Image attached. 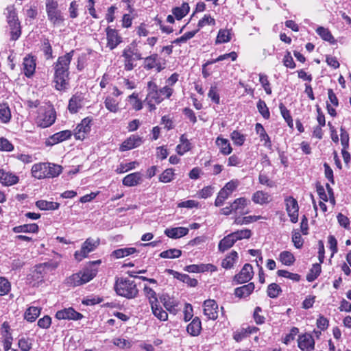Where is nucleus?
<instances>
[{
	"instance_id": "obj_1",
	"label": "nucleus",
	"mask_w": 351,
	"mask_h": 351,
	"mask_svg": "<svg viewBox=\"0 0 351 351\" xmlns=\"http://www.w3.org/2000/svg\"><path fill=\"white\" fill-rule=\"evenodd\" d=\"M74 51L72 50L62 56H60L54 65L55 88L56 90H65L69 87V65L72 60Z\"/></svg>"
},
{
	"instance_id": "obj_2",
	"label": "nucleus",
	"mask_w": 351,
	"mask_h": 351,
	"mask_svg": "<svg viewBox=\"0 0 351 351\" xmlns=\"http://www.w3.org/2000/svg\"><path fill=\"white\" fill-rule=\"evenodd\" d=\"M62 171L60 165L50 162L34 164L31 169L32 176L38 180L53 178L58 176Z\"/></svg>"
},
{
	"instance_id": "obj_3",
	"label": "nucleus",
	"mask_w": 351,
	"mask_h": 351,
	"mask_svg": "<svg viewBox=\"0 0 351 351\" xmlns=\"http://www.w3.org/2000/svg\"><path fill=\"white\" fill-rule=\"evenodd\" d=\"M114 290L117 295L127 299H134L138 295L136 282L127 278H118L114 284Z\"/></svg>"
},
{
	"instance_id": "obj_4",
	"label": "nucleus",
	"mask_w": 351,
	"mask_h": 351,
	"mask_svg": "<svg viewBox=\"0 0 351 351\" xmlns=\"http://www.w3.org/2000/svg\"><path fill=\"white\" fill-rule=\"evenodd\" d=\"M46 12L49 21L53 25H60L64 21V17L60 10L58 3L55 0L46 1Z\"/></svg>"
},
{
	"instance_id": "obj_5",
	"label": "nucleus",
	"mask_w": 351,
	"mask_h": 351,
	"mask_svg": "<svg viewBox=\"0 0 351 351\" xmlns=\"http://www.w3.org/2000/svg\"><path fill=\"white\" fill-rule=\"evenodd\" d=\"M99 245V239H87L82 244L80 250L76 251L75 252L74 256L75 259L77 260L78 261H82L83 258H86L90 252L94 251Z\"/></svg>"
},
{
	"instance_id": "obj_6",
	"label": "nucleus",
	"mask_w": 351,
	"mask_h": 351,
	"mask_svg": "<svg viewBox=\"0 0 351 351\" xmlns=\"http://www.w3.org/2000/svg\"><path fill=\"white\" fill-rule=\"evenodd\" d=\"M286 210L292 223H296L298 220V204L293 197H286L285 199Z\"/></svg>"
},
{
	"instance_id": "obj_7",
	"label": "nucleus",
	"mask_w": 351,
	"mask_h": 351,
	"mask_svg": "<svg viewBox=\"0 0 351 351\" xmlns=\"http://www.w3.org/2000/svg\"><path fill=\"white\" fill-rule=\"evenodd\" d=\"M204 315L209 319L215 320L218 317V304L214 300L204 302Z\"/></svg>"
},
{
	"instance_id": "obj_8",
	"label": "nucleus",
	"mask_w": 351,
	"mask_h": 351,
	"mask_svg": "<svg viewBox=\"0 0 351 351\" xmlns=\"http://www.w3.org/2000/svg\"><path fill=\"white\" fill-rule=\"evenodd\" d=\"M147 95L145 101H154L156 104H160L163 97L160 96V90L158 89L156 84L152 81L147 83Z\"/></svg>"
},
{
	"instance_id": "obj_9",
	"label": "nucleus",
	"mask_w": 351,
	"mask_h": 351,
	"mask_svg": "<svg viewBox=\"0 0 351 351\" xmlns=\"http://www.w3.org/2000/svg\"><path fill=\"white\" fill-rule=\"evenodd\" d=\"M91 121V119L86 117L77 125L74 134L76 139L83 140L85 138L86 135L90 131Z\"/></svg>"
},
{
	"instance_id": "obj_10",
	"label": "nucleus",
	"mask_w": 351,
	"mask_h": 351,
	"mask_svg": "<svg viewBox=\"0 0 351 351\" xmlns=\"http://www.w3.org/2000/svg\"><path fill=\"white\" fill-rule=\"evenodd\" d=\"M252 266L249 263H246L244 265L241 271L234 276V280L236 281L237 284H243L248 282L252 278Z\"/></svg>"
},
{
	"instance_id": "obj_11",
	"label": "nucleus",
	"mask_w": 351,
	"mask_h": 351,
	"mask_svg": "<svg viewBox=\"0 0 351 351\" xmlns=\"http://www.w3.org/2000/svg\"><path fill=\"white\" fill-rule=\"evenodd\" d=\"M83 315L75 311L73 308H66L57 311L56 317L58 319H72L79 320L82 318Z\"/></svg>"
},
{
	"instance_id": "obj_12",
	"label": "nucleus",
	"mask_w": 351,
	"mask_h": 351,
	"mask_svg": "<svg viewBox=\"0 0 351 351\" xmlns=\"http://www.w3.org/2000/svg\"><path fill=\"white\" fill-rule=\"evenodd\" d=\"M106 32L108 40L107 47L112 50L122 42V38L114 29H111L108 27L106 28Z\"/></svg>"
},
{
	"instance_id": "obj_13",
	"label": "nucleus",
	"mask_w": 351,
	"mask_h": 351,
	"mask_svg": "<svg viewBox=\"0 0 351 351\" xmlns=\"http://www.w3.org/2000/svg\"><path fill=\"white\" fill-rule=\"evenodd\" d=\"M56 120V112L53 110H49L45 112L44 114L40 115L38 118V125L43 128H45L50 125H51Z\"/></svg>"
},
{
	"instance_id": "obj_14",
	"label": "nucleus",
	"mask_w": 351,
	"mask_h": 351,
	"mask_svg": "<svg viewBox=\"0 0 351 351\" xmlns=\"http://www.w3.org/2000/svg\"><path fill=\"white\" fill-rule=\"evenodd\" d=\"M19 181V177L14 173L0 169V183L3 185L6 186H12L17 184Z\"/></svg>"
},
{
	"instance_id": "obj_15",
	"label": "nucleus",
	"mask_w": 351,
	"mask_h": 351,
	"mask_svg": "<svg viewBox=\"0 0 351 351\" xmlns=\"http://www.w3.org/2000/svg\"><path fill=\"white\" fill-rule=\"evenodd\" d=\"M315 341L310 334H304L298 339V347L302 351H313L314 350Z\"/></svg>"
},
{
	"instance_id": "obj_16",
	"label": "nucleus",
	"mask_w": 351,
	"mask_h": 351,
	"mask_svg": "<svg viewBox=\"0 0 351 351\" xmlns=\"http://www.w3.org/2000/svg\"><path fill=\"white\" fill-rule=\"evenodd\" d=\"M84 99L82 93H76L73 95L69 99L68 109L71 113H76L83 106V101Z\"/></svg>"
},
{
	"instance_id": "obj_17",
	"label": "nucleus",
	"mask_w": 351,
	"mask_h": 351,
	"mask_svg": "<svg viewBox=\"0 0 351 351\" xmlns=\"http://www.w3.org/2000/svg\"><path fill=\"white\" fill-rule=\"evenodd\" d=\"M142 143V138L136 135H132L121 144L120 150L121 152L130 150L138 147Z\"/></svg>"
},
{
	"instance_id": "obj_18",
	"label": "nucleus",
	"mask_w": 351,
	"mask_h": 351,
	"mask_svg": "<svg viewBox=\"0 0 351 351\" xmlns=\"http://www.w3.org/2000/svg\"><path fill=\"white\" fill-rule=\"evenodd\" d=\"M71 136V132L70 130H63L57 132L49 137L47 141V145H53L64 141Z\"/></svg>"
},
{
	"instance_id": "obj_19",
	"label": "nucleus",
	"mask_w": 351,
	"mask_h": 351,
	"mask_svg": "<svg viewBox=\"0 0 351 351\" xmlns=\"http://www.w3.org/2000/svg\"><path fill=\"white\" fill-rule=\"evenodd\" d=\"M250 203V201L245 197H239L236 199L230 204L232 210L234 213H239L241 215H245L249 213L248 210L245 211L244 209Z\"/></svg>"
},
{
	"instance_id": "obj_20",
	"label": "nucleus",
	"mask_w": 351,
	"mask_h": 351,
	"mask_svg": "<svg viewBox=\"0 0 351 351\" xmlns=\"http://www.w3.org/2000/svg\"><path fill=\"white\" fill-rule=\"evenodd\" d=\"M101 263L100 260L91 262L90 266L87 267L82 274L85 283L91 280L97 274V269L95 267Z\"/></svg>"
},
{
	"instance_id": "obj_21",
	"label": "nucleus",
	"mask_w": 351,
	"mask_h": 351,
	"mask_svg": "<svg viewBox=\"0 0 351 351\" xmlns=\"http://www.w3.org/2000/svg\"><path fill=\"white\" fill-rule=\"evenodd\" d=\"M141 181L142 174L140 172H134L125 176L122 182L126 186H134L139 184Z\"/></svg>"
},
{
	"instance_id": "obj_22",
	"label": "nucleus",
	"mask_w": 351,
	"mask_h": 351,
	"mask_svg": "<svg viewBox=\"0 0 351 351\" xmlns=\"http://www.w3.org/2000/svg\"><path fill=\"white\" fill-rule=\"evenodd\" d=\"M202 330V322L198 317H195L193 319L191 323H189L186 327L187 332L193 336H198Z\"/></svg>"
},
{
	"instance_id": "obj_23",
	"label": "nucleus",
	"mask_w": 351,
	"mask_h": 351,
	"mask_svg": "<svg viewBox=\"0 0 351 351\" xmlns=\"http://www.w3.org/2000/svg\"><path fill=\"white\" fill-rule=\"evenodd\" d=\"M189 233V229L185 227H177L167 228L165 234L169 238L178 239L186 235Z\"/></svg>"
},
{
	"instance_id": "obj_24",
	"label": "nucleus",
	"mask_w": 351,
	"mask_h": 351,
	"mask_svg": "<svg viewBox=\"0 0 351 351\" xmlns=\"http://www.w3.org/2000/svg\"><path fill=\"white\" fill-rule=\"evenodd\" d=\"M255 286L253 282L237 287L234 289V294L239 298H245L249 296L254 290Z\"/></svg>"
},
{
	"instance_id": "obj_25",
	"label": "nucleus",
	"mask_w": 351,
	"mask_h": 351,
	"mask_svg": "<svg viewBox=\"0 0 351 351\" xmlns=\"http://www.w3.org/2000/svg\"><path fill=\"white\" fill-rule=\"evenodd\" d=\"M24 73L27 77H30L35 71L36 62L33 57H25L23 60Z\"/></svg>"
},
{
	"instance_id": "obj_26",
	"label": "nucleus",
	"mask_w": 351,
	"mask_h": 351,
	"mask_svg": "<svg viewBox=\"0 0 351 351\" xmlns=\"http://www.w3.org/2000/svg\"><path fill=\"white\" fill-rule=\"evenodd\" d=\"M122 56L124 58V66L126 71H131L134 69V65L133 64V53H132V49L130 47H127L123 51Z\"/></svg>"
},
{
	"instance_id": "obj_27",
	"label": "nucleus",
	"mask_w": 351,
	"mask_h": 351,
	"mask_svg": "<svg viewBox=\"0 0 351 351\" xmlns=\"http://www.w3.org/2000/svg\"><path fill=\"white\" fill-rule=\"evenodd\" d=\"M12 231L14 233H36L38 231V226L36 223L23 224L14 227Z\"/></svg>"
},
{
	"instance_id": "obj_28",
	"label": "nucleus",
	"mask_w": 351,
	"mask_h": 351,
	"mask_svg": "<svg viewBox=\"0 0 351 351\" xmlns=\"http://www.w3.org/2000/svg\"><path fill=\"white\" fill-rule=\"evenodd\" d=\"M236 240L232 233H230L223 237L219 243V250L221 252H224L230 248L235 243Z\"/></svg>"
},
{
	"instance_id": "obj_29",
	"label": "nucleus",
	"mask_w": 351,
	"mask_h": 351,
	"mask_svg": "<svg viewBox=\"0 0 351 351\" xmlns=\"http://www.w3.org/2000/svg\"><path fill=\"white\" fill-rule=\"evenodd\" d=\"M256 132L261 138V141H264V145L267 147L270 148L271 147V143L270 138L266 133L263 126L261 123H256L255 126Z\"/></svg>"
},
{
	"instance_id": "obj_30",
	"label": "nucleus",
	"mask_w": 351,
	"mask_h": 351,
	"mask_svg": "<svg viewBox=\"0 0 351 351\" xmlns=\"http://www.w3.org/2000/svg\"><path fill=\"white\" fill-rule=\"evenodd\" d=\"M36 206L42 210H54L58 209L60 204L47 200H38L36 202Z\"/></svg>"
},
{
	"instance_id": "obj_31",
	"label": "nucleus",
	"mask_w": 351,
	"mask_h": 351,
	"mask_svg": "<svg viewBox=\"0 0 351 351\" xmlns=\"http://www.w3.org/2000/svg\"><path fill=\"white\" fill-rule=\"evenodd\" d=\"M216 144L219 147L220 152L224 155L230 154L232 149L227 139L218 137L216 140Z\"/></svg>"
},
{
	"instance_id": "obj_32",
	"label": "nucleus",
	"mask_w": 351,
	"mask_h": 351,
	"mask_svg": "<svg viewBox=\"0 0 351 351\" xmlns=\"http://www.w3.org/2000/svg\"><path fill=\"white\" fill-rule=\"evenodd\" d=\"M252 199L255 204H266L269 202V195L262 191H258L253 194Z\"/></svg>"
},
{
	"instance_id": "obj_33",
	"label": "nucleus",
	"mask_w": 351,
	"mask_h": 351,
	"mask_svg": "<svg viewBox=\"0 0 351 351\" xmlns=\"http://www.w3.org/2000/svg\"><path fill=\"white\" fill-rule=\"evenodd\" d=\"M189 5L187 3H183L180 7H176L173 9V14L178 20L182 19L189 11Z\"/></svg>"
},
{
	"instance_id": "obj_34",
	"label": "nucleus",
	"mask_w": 351,
	"mask_h": 351,
	"mask_svg": "<svg viewBox=\"0 0 351 351\" xmlns=\"http://www.w3.org/2000/svg\"><path fill=\"white\" fill-rule=\"evenodd\" d=\"M136 252L137 250L135 247L120 248L114 250L112 253V255L114 256L116 258H121L132 254Z\"/></svg>"
},
{
	"instance_id": "obj_35",
	"label": "nucleus",
	"mask_w": 351,
	"mask_h": 351,
	"mask_svg": "<svg viewBox=\"0 0 351 351\" xmlns=\"http://www.w3.org/2000/svg\"><path fill=\"white\" fill-rule=\"evenodd\" d=\"M237 258V252L235 251L231 252V253L222 261L221 266L225 269H230L235 263Z\"/></svg>"
},
{
	"instance_id": "obj_36",
	"label": "nucleus",
	"mask_w": 351,
	"mask_h": 351,
	"mask_svg": "<svg viewBox=\"0 0 351 351\" xmlns=\"http://www.w3.org/2000/svg\"><path fill=\"white\" fill-rule=\"evenodd\" d=\"M40 313V309L38 307L31 306L25 313V319L30 322H34Z\"/></svg>"
},
{
	"instance_id": "obj_37",
	"label": "nucleus",
	"mask_w": 351,
	"mask_h": 351,
	"mask_svg": "<svg viewBox=\"0 0 351 351\" xmlns=\"http://www.w3.org/2000/svg\"><path fill=\"white\" fill-rule=\"evenodd\" d=\"M152 311L153 314L160 321H165L168 318V314L160 306H158V303L151 305Z\"/></svg>"
},
{
	"instance_id": "obj_38",
	"label": "nucleus",
	"mask_w": 351,
	"mask_h": 351,
	"mask_svg": "<svg viewBox=\"0 0 351 351\" xmlns=\"http://www.w3.org/2000/svg\"><path fill=\"white\" fill-rule=\"evenodd\" d=\"M316 32L323 40L331 43H335V38L328 29L324 27H319L317 28Z\"/></svg>"
},
{
	"instance_id": "obj_39",
	"label": "nucleus",
	"mask_w": 351,
	"mask_h": 351,
	"mask_svg": "<svg viewBox=\"0 0 351 351\" xmlns=\"http://www.w3.org/2000/svg\"><path fill=\"white\" fill-rule=\"evenodd\" d=\"M10 34L12 40H16L21 36V26L18 21H10Z\"/></svg>"
},
{
	"instance_id": "obj_40",
	"label": "nucleus",
	"mask_w": 351,
	"mask_h": 351,
	"mask_svg": "<svg viewBox=\"0 0 351 351\" xmlns=\"http://www.w3.org/2000/svg\"><path fill=\"white\" fill-rule=\"evenodd\" d=\"M280 261L283 265L290 266L293 264L295 258L290 252L283 251L280 254Z\"/></svg>"
},
{
	"instance_id": "obj_41",
	"label": "nucleus",
	"mask_w": 351,
	"mask_h": 351,
	"mask_svg": "<svg viewBox=\"0 0 351 351\" xmlns=\"http://www.w3.org/2000/svg\"><path fill=\"white\" fill-rule=\"evenodd\" d=\"M182 255V251L178 249L173 248L162 252L160 256L162 258H176Z\"/></svg>"
},
{
	"instance_id": "obj_42",
	"label": "nucleus",
	"mask_w": 351,
	"mask_h": 351,
	"mask_svg": "<svg viewBox=\"0 0 351 351\" xmlns=\"http://www.w3.org/2000/svg\"><path fill=\"white\" fill-rule=\"evenodd\" d=\"M10 119L11 112L9 107L5 104L0 106V121L6 123L10 121Z\"/></svg>"
},
{
	"instance_id": "obj_43",
	"label": "nucleus",
	"mask_w": 351,
	"mask_h": 351,
	"mask_svg": "<svg viewBox=\"0 0 351 351\" xmlns=\"http://www.w3.org/2000/svg\"><path fill=\"white\" fill-rule=\"evenodd\" d=\"M143 292L146 298H148L150 305L158 303L156 292L147 285H145Z\"/></svg>"
},
{
	"instance_id": "obj_44",
	"label": "nucleus",
	"mask_w": 351,
	"mask_h": 351,
	"mask_svg": "<svg viewBox=\"0 0 351 351\" xmlns=\"http://www.w3.org/2000/svg\"><path fill=\"white\" fill-rule=\"evenodd\" d=\"M261 216H246L243 217H236L234 223L237 225L248 224L261 219Z\"/></svg>"
},
{
	"instance_id": "obj_45",
	"label": "nucleus",
	"mask_w": 351,
	"mask_h": 351,
	"mask_svg": "<svg viewBox=\"0 0 351 351\" xmlns=\"http://www.w3.org/2000/svg\"><path fill=\"white\" fill-rule=\"evenodd\" d=\"M104 104H105V107L110 112H117L119 110V106H118L119 104H118L117 101L115 99H114L110 96H108L106 98Z\"/></svg>"
},
{
	"instance_id": "obj_46",
	"label": "nucleus",
	"mask_w": 351,
	"mask_h": 351,
	"mask_svg": "<svg viewBox=\"0 0 351 351\" xmlns=\"http://www.w3.org/2000/svg\"><path fill=\"white\" fill-rule=\"evenodd\" d=\"M230 33L228 29H220L218 32L216 44L228 43L230 40Z\"/></svg>"
},
{
	"instance_id": "obj_47",
	"label": "nucleus",
	"mask_w": 351,
	"mask_h": 351,
	"mask_svg": "<svg viewBox=\"0 0 351 351\" xmlns=\"http://www.w3.org/2000/svg\"><path fill=\"white\" fill-rule=\"evenodd\" d=\"M157 58V54H153L145 58L144 60V68L149 70L156 67V66H158Z\"/></svg>"
},
{
	"instance_id": "obj_48",
	"label": "nucleus",
	"mask_w": 351,
	"mask_h": 351,
	"mask_svg": "<svg viewBox=\"0 0 351 351\" xmlns=\"http://www.w3.org/2000/svg\"><path fill=\"white\" fill-rule=\"evenodd\" d=\"M68 283L73 287H77L84 284V278L81 273L73 274L68 279Z\"/></svg>"
},
{
	"instance_id": "obj_49",
	"label": "nucleus",
	"mask_w": 351,
	"mask_h": 351,
	"mask_svg": "<svg viewBox=\"0 0 351 351\" xmlns=\"http://www.w3.org/2000/svg\"><path fill=\"white\" fill-rule=\"evenodd\" d=\"M282 291L280 286L276 283L270 284L267 287V295L271 298H276Z\"/></svg>"
},
{
	"instance_id": "obj_50",
	"label": "nucleus",
	"mask_w": 351,
	"mask_h": 351,
	"mask_svg": "<svg viewBox=\"0 0 351 351\" xmlns=\"http://www.w3.org/2000/svg\"><path fill=\"white\" fill-rule=\"evenodd\" d=\"M198 31H199V29H197L196 30H194V31H191V32H186L182 36L175 39L172 42V43H173V44H180V43H186L188 40H189V39L192 38L193 37H194L195 35L198 32Z\"/></svg>"
},
{
	"instance_id": "obj_51",
	"label": "nucleus",
	"mask_w": 351,
	"mask_h": 351,
	"mask_svg": "<svg viewBox=\"0 0 351 351\" xmlns=\"http://www.w3.org/2000/svg\"><path fill=\"white\" fill-rule=\"evenodd\" d=\"M136 165H138V162L136 161L128 162L126 164L121 163L117 167L115 171L119 174L123 173L130 170L134 169L136 167Z\"/></svg>"
},
{
	"instance_id": "obj_52",
	"label": "nucleus",
	"mask_w": 351,
	"mask_h": 351,
	"mask_svg": "<svg viewBox=\"0 0 351 351\" xmlns=\"http://www.w3.org/2000/svg\"><path fill=\"white\" fill-rule=\"evenodd\" d=\"M18 346L22 351H29L32 348V340L29 338L22 337L19 339Z\"/></svg>"
},
{
	"instance_id": "obj_53",
	"label": "nucleus",
	"mask_w": 351,
	"mask_h": 351,
	"mask_svg": "<svg viewBox=\"0 0 351 351\" xmlns=\"http://www.w3.org/2000/svg\"><path fill=\"white\" fill-rule=\"evenodd\" d=\"M230 196V194L228 193L225 189H221L218 193L217 197L215 201V205L217 207L223 205L224 201Z\"/></svg>"
},
{
	"instance_id": "obj_54",
	"label": "nucleus",
	"mask_w": 351,
	"mask_h": 351,
	"mask_svg": "<svg viewBox=\"0 0 351 351\" xmlns=\"http://www.w3.org/2000/svg\"><path fill=\"white\" fill-rule=\"evenodd\" d=\"M232 233L234 235L236 241L243 239H249L252 236V232L249 229L237 230Z\"/></svg>"
},
{
	"instance_id": "obj_55",
	"label": "nucleus",
	"mask_w": 351,
	"mask_h": 351,
	"mask_svg": "<svg viewBox=\"0 0 351 351\" xmlns=\"http://www.w3.org/2000/svg\"><path fill=\"white\" fill-rule=\"evenodd\" d=\"M174 173L173 169H167L159 177V180L163 183L170 182L173 180Z\"/></svg>"
},
{
	"instance_id": "obj_56",
	"label": "nucleus",
	"mask_w": 351,
	"mask_h": 351,
	"mask_svg": "<svg viewBox=\"0 0 351 351\" xmlns=\"http://www.w3.org/2000/svg\"><path fill=\"white\" fill-rule=\"evenodd\" d=\"M41 50L43 51L44 55L47 60L51 59L53 58L52 56V47L49 43L48 39H45L42 44Z\"/></svg>"
},
{
	"instance_id": "obj_57",
	"label": "nucleus",
	"mask_w": 351,
	"mask_h": 351,
	"mask_svg": "<svg viewBox=\"0 0 351 351\" xmlns=\"http://www.w3.org/2000/svg\"><path fill=\"white\" fill-rule=\"evenodd\" d=\"M257 108L260 114L266 119H268L270 117L269 109L265 102L260 99L257 103Z\"/></svg>"
},
{
	"instance_id": "obj_58",
	"label": "nucleus",
	"mask_w": 351,
	"mask_h": 351,
	"mask_svg": "<svg viewBox=\"0 0 351 351\" xmlns=\"http://www.w3.org/2000/svg\"><path fill=\"white\" fill-rule=\"evenodd\" d=\"M279 108L280 110V113L284 118V119L286 121V122L288 123L289 126L293 125V120L292 117L290 114L289 110L285 107V106L283 104H280Z\"/></svg>"
},
{
	"instance_id": "obj_59",
	"label": "nucleus",
	"mask_w": 351,
	"mask_h": 351,
	"mask_svg": "<svg viewBox=\"0 0 351 351\" xmlns=\"http://www.w3.org/2000/svg\"><path fill=\"white\" fill-rule=\"evenodd\" d=\"M47 265H49V264L37 265L32 271V276L38 280L41 279L43 277V274L46 273V267Z\"/></svg>"
},
{
	"instance_id": "obj_60",
	"label": "nucleus",
	"mask_w": 351,
	"mask_h": 351,
	"mask_svg": "<svg viewBox=\"0 0 351 351\" xmlns=\"http://www.w3.org/2000/svg\"><path fill=\"white\" fill-rule=\"evenodd\" d=\"M278 276L291 279L295 282H298L300 279V275L297 274L291 273L287 270L280 269L277 271Z\"/></svg>"
},
{
	"instance_id": "obj_61",
	"label": "nucleus",
	"mask_w": 351,
	"mask_h": 351,
	"mask_svg": "<svg viewBox=\"0 0 351 351\" xmlns=\"http://www.w3.org/2000/svg\"><path fill=\"white\" fill-rule=\"evenodd\" d=\"M231 138L234 143L237 145H242L245 140V137L243 134H241L237 130H234L231 133Z\"/></svg>"
},
{
	"instance_id": "obj_62",
	"label": "nucleus",
	"mask_w": 351,
	"mask_h": 351,
	"mask_svg": "<svg viewBox=\"0 0 351 351\" xmlns=\"http://www.w3.org/2000/svg\"><path fill=\"white\" fill-rule=\"evenodd\" d=\"M10 326L8 322H4L1 326V334L2 340H13L12 335L10 331Z\"/></svg>"
},
{
	"instance_id": "obj_63",
	"label": "nucleus",
	"mask_w": 351,
	"mask_h": 351,
	"mask_svg": "<svg viewBox=\"0 0 351 351\" xmlns=\"http://www.w3.org/2000/svg\"><path fill=\"white\" fill-rule=\"evenodd\" d=\"M10 290V283L5 278H0V295L7 294Z\"/></svg>"
},
{
	"instance_id": "obj_64",
	"label": "nucleus",
	"mask_w": 351,
	"mask_h": 351,
	"mask_svg": "<svg viewBox=\"0 0 351 351\" xmlns=\"http://www.w3.org/2000/svg\"><path fill=\"white\" fill-rule=\"evenodd\" d=\"M129 101L132 105V107L136 110H140L143 108L142 102L138 99V96L135 93H132L128 97Z\"/></svg>"
}]
</instances>
